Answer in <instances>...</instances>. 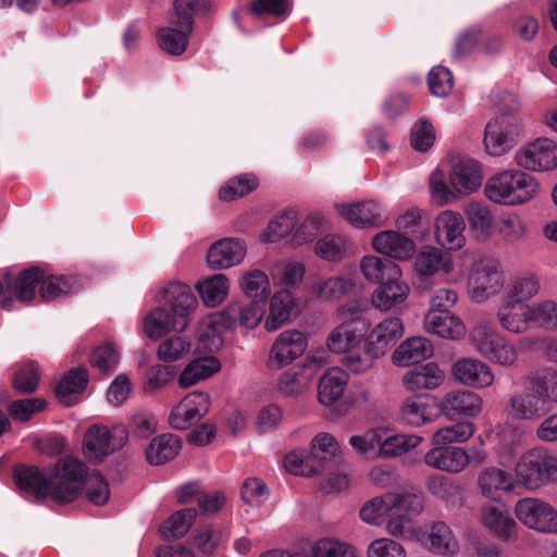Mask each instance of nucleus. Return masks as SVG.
Here are the masks:
<instances>
[{"mask_svg":"<svg viewBox=\"0 0 557 557\" xmlns=\"http://www.w3.org/2000/svg\"><path fill=\"white\" fill-rule=\"evenodd\" d=\"M239 286L252 299L267 302L270 294V282L265 272L259 269L246 271L240 277Z\"/></svg>","mask_w":557,"mask_h":557,"instance_id":"603ef678","label":"nucleus"},{"mask_svg":"<svg viewBox=\"0 0 557 557\" xmlns=\"http://www.w3.org/2000/svg\"><path fill=\"white\" fill-rule=\"evenodd\" d=\"M198 511L195 508H185L172 513L162 524L161 533L165 537H183L195 522Z\"/></svg>","mask_w":557,"mask_h":557,"instance_id":"5fc2aeb1","label":"nucleus"},{"mask_svg":"<svg viewBox=\"0 0 557 557\" xmlns=\"http://www.w3.org/2000/svg\"><path fill=\"white\" fill-rule=\"evenodd\" d=\"M386 428L371 429L363 434L352 435L349 438V444L355 451L366 458H381L383 447V437L385 435Z\"/></svg>","mask_w":557,"mask_h":557,"instance_id":"a18cd8bd","label":"nucleus"},{"mask_svg":"<svg viewBox=\"0 0 557 557\" xmlns=\"http://www.w3.org/2000/svg\"><path fill=\"white\" fill-rule=\"evenodd\" d=\"M428 467L448 473H460L469 466L468 451L460 446L433 445L424 455Z\"/></svg>","mask_w":557,"mask_h":557,"instance_id":"dca6fc26","label":"nucleus"},{"mask_svg":"<svg viewBox=\"0 0 557 557\" xmlns=\"http://www.w3.org/2000/svg\"><path fill=\"white\" fill-rule=\"evenodd\" d=\"M310 555L311 557H358L351 545L333 539L315 541L310 548Z\"/></svg>","mask_w":557,"mask_h":557,"instance_id":"052dcab7","label":"nucleus"},{"mask_svg":"<svg viewBox=\"0 0 557 557\" xmlns=\"http://www.w3.org/2000/svg\"><path fill=\"white\" fill-rule=\"evenodd\" d=\"M336 208L346 221L359 228L377 227L387 220L382 206L372 200L338 205Z\"/></svg>","mask_w":557,"mask_h":557,"instance_id":"6ab92c4d","label":"nucleus"},{"mask_svg":"<svg viewBox=\"0 0 557 557\" xmlns=\"http://www.w3.org/2000/svg\"><path fill=\"white\" fill-rule=\"evenodd\" d=\"M352 282L342 276L329 278L317 277L311 282V292L323 299H333L346 293Z\"/></svg>","mask_w":557,"mask_h":557,"instance_id":"bf43d9fd","label":"nucleus"},{"mask_svg":"<svg viewBox=\"0 0 557 557\" xmlns=\"http://www.w3.org/2000/svg\"><path fill=\"white\" fill-rule=\"evenodd\" d=\"M44 273L37 269H28L22 272L15 281V295L23 302H29L36 294L39 283L42 284Z\"/></svg>","mask_w":557,"mask_h":557,"instance_id":"680f3d73","label":"nucleus"},{"mask_svg":"<svg viewBox=\"0 0 557 557\" xmlns=\"http://www.w3.org/2000/svg\"><path fill=\"white\" fill-rule=\"evenodd\" d=\"M444 380V372L434 362L416 367L403 377L405 387L411 392L436 388Z\"/></svg>","mask_w":557,"mask_h":557,"instance_id":"473e14b6","label":"nucleus"},{"mask_svg":"<svg viewBox=\"0 0 557 557\" xmlns=\"http://www.w3.org/2000/svg\"><path fill=\"white\" fill-rule=\"evenodd\" d=\"M15 479L22 491L36 499L51 497L58 503L75 500L85 486L88 500L94 505H104L110 497L108 482L98 471L87 473L83 461L72 457L61 458L47 478L35 467L15 469Z\"/></svg>","mask_w":557,"mask_h":557,"instance_id":"f257e3e1","label":"nucleus"},{"mask_svg":"<svg viewBox=\"0 0 557 557\" xmlns=\"http://www.w3.org/2000/svg\"><path fill=\"white\" fill-rule=\"evenodd\" d=\"M475 425L471 421H460L436 430L432 437V445H448L466 443L473 436Z\"/></svg>","mask_w":557,"mask_h":557,"instance_id":"c03bdc74","label":"nucleus"},{"mask_svg":"<svg viewBox=\"0 0 557 557\" xmlns=\"http://www.w3.org/2000/svg\"><path fill=\"white\" fill-rule=\"evenodd\" d=\"M383 447L381 458L388 459L395 457H401L414 448H417L422 442L423 437L417 434H394L389 429H385V435L383 437Z\"/></svg>","mask_w":557,"mask_h":557,"instance_id":"a19ab883","label":"nucleus"},{"mask_svg":"<svg viewBox=\"0 0 557 557\" xmlns=\"http://www.w3.org/2000/svg\"><path fill=\"white\" fill-rule=\"evenodd\" d=\"M88 373L86 369H72L64 374L54 388L55 396L66 406L74 404V398L87 386Z\"/></svg>","mask_w":557,"mask_h":557,"instance_id":"79ce46f5","label":"nucleus"},{"mask_svg":"<svg viewBox=\"0 0 557 557\" xmlns=\"http://www.w3.org/2000/svg\"><path fill=\"white\" fill-rule=\"evenodd\" d=\"M294 307V297L288 289L276 292L270 299V312L264 322L268 332L278 330L289 320Z\"/></svg>","mask_w":557,"mask_h":557,"instance_id":"ea45409f","label":"nucleus"},{"mask_svg":"<svg viewBox=\"0 0 557 557\" xmlns=\"http://www.w3.org/2000/svg\"><path fill=\"white\" fill-rule=\"evenodd\" d=\"M504 285L500 263L492 257H480L468 275V293L476 302H483L500 292Z\"/></svg>","mask_w":557,"mask_h":557,"instance_id":"423d86ee","label":"nucleus"},{"mask_svg":"<svg viewBox=\"0 0 557 557\" xmlns=\"http://www.w3.org/2000/svg\"><path fill=\"white\" fill-rule=\"evenodd\" d=\"M127 438L128 429L123 424H115L111 429L102 424H94L84 435V455L90 461H101L120 450Z\"/></svg>","mask_w":557,"mask_h":557,"instance_id":"39448f33","label":"nucleus"},{"mask_svg":"<svg viewBox=\"0 0 557 557\" xmlns=\"http://www.w3.org/2000/svg\"><path fill=\"white\" fill-rule=\"evenodd\" d=\"M532 392L543 397L544 404H557V369L553 367L541 368L527 377Z\"/></svg>","mask_w":557,"mask_h":557,"instance_id":"37998d69","label":"nucleus"},{"mask_svg":"<svg viewBox=\"0 0 557 557\" xmlns=\"http://www.w3.org/2000/svg\"><path fill=\"white\" fill-rule=\"evenodd\" d=\"M549 453L541 447L530 449L518 460L515 473L519 484L528 490H536L547 482Z\"/></svg>","mask_w":557,"mask_h":557,"instance_id":"1a4fd4ad","label":"nucleus"},{"mask_svg":"<svg viewBox=\"0 0 557 557\" xmlns=\"http://www.w3.org/2000/svg\"><path fill=\"white\" fill-rule=\"evenodd\" d=\"M349 381L348 373L337 367L329 369L320 379L318 399L326 407L342 398Z\"/></svg>","mask_w":557,"mask_h":557,"instance_id":"7c9ffc66","label":"nucleus"},{"mask_svg":"<svg viewBox=\"0 0 557 557\" xmlns=\"http://www.w3.org/2000/svg\"><path fill=\"white\" fill-rule=\"evenodd\" d=\"M297 213L293 210L285 211L271 220L262 233L265 243H274L288 236L296 226Z\"/></svg>","mask_w":557,"mask_h":557,"instance_id":"13d9d810","label":"nucleus"},{"mask_svg":"<svg viewBox=\"0 0 557 557\" xmlns=\"http://www.w3.org/2000/svg\"><path fill=\"white\" fill-rule=\"evenodd\" d=\"M517 519L528 529L557 534V509L537 497H524L515 505Z\"/></svg>","mask_w":557,"mask_h":557,"instance_id":"0eeeda50","label":"nucleus"},{"mask_svg":"<svg viewBox=\"0 0 557 557\" xmlns=\"http://www.w3.org/2000/svg\"><path fill=\"white\" fill-rule=\"evenodd\" d=\"M432 405L425 397L410 396L399 407L400 421L410 428H420L435 421Z\"/></svg>","mask_w":557,"mask_h":557,"instance_id":"a878e982","label":"nucleus"},{"mask_svg":"<svg viewBox=\"0 0 557 557\" xmlns=\"http://www.w3.org/2000/svg\"><path fill=\"white\" fill-rule=\"evenodd\" d=\"M360 270L364 278L372 283H382L395 275H403L399 265L394 261L374 255L362 257Z\"/></svg>","mask_w":557,"mask_h":557,"instance_id":"4c0bfd02","label":"nucleus"},{"mask_svg":"<svg viewBox=\"0 0 557 557\" xmlns=\"http://www.w3.org/2000/svg\"><path fill=\"white\" fill-rule=\"evenodd\" d=\"M483 400L476 393L468 389L447 392L438 403V408L449 418L476 417L482 411Z\"/></svg>","mask_w":557,"mask_h":557,"instance_id":"f3484780","label":"nucleus"},{"mask_svg":"<svg viewBox=\"0 0 557 557\" xmlns=\"http://www.w3.org/2000/svg\"><path fill=\"white\" fill-rule=\"evenodd\" d=\"M507 409L515 420H537L548 410L543 397L534 392L515 393L508 400Z\"/></svg>","mask_w":557,"mask_h":557,"instance_id":"4be33fe9","label":"nucleus"},{"mask_svg":"<svg viewBox=\"0 0 557 557\" xmlns=\"http://www.w3.org/2000/svg\"><path fill=\"white\" fill-rule=\"evenodd\" d=\"M403 275H395L382 282L372 294V305L381 311H396L405 304L410 293V286L401 278Z\"/></svg>","mask_w":557,"mask_h":557,"instance_id":"a211bd4d","label":"nucleus"},{"mask_svg":"<svg viewBox=\"0 0 557 557\" xmlns=\"http://www.w3.org/2000/svg\"><path fill=\"white\" fill-rule=\"evenodd\" d=\"M389 515L386 520V530L394 537L404 540H417L419 532L416 529L414 522L406 515L397 510Z\"/></svg>","mask_w":557,"mask_h":557,"instance_id":"69168bd1","label":"nucleus"},{"mask_svg":"<svg viewBox=\"0 0 557 557\" xmlns=\"http://www.w3.org/2000/svg\"><path fill=\"white\" fill-rule=\"evenodd\" d=\"M539 184L536 180L520 170H504L491 176L484 193L494 203L504 206L523 205L535 197Z\"/></svg>","mask_w":557,"mask_h":557,"instance_id":"7ed1b4c3","label":"nucleus"},{"mask_svg":"<svg viewBox=\"0 0 557 557\" xmlns=\"http://www.w3.org/2000/svg\"><path fill=\"white\" fill-rule=\"evenodd\" d=\"M247 245L239 238L226 237L213 243L208 252L207 261L211 269L223 270L238 265L245 259Z\"/></svg>","mask_w":557,"mask_h":557,"instance_id":"2eb2a0df","label":"nucleus"},{"mask_svg":"<svg viewBox=\"0 0 557 557\" xmlns=\"http://www.w3.org/2000/svg\"><path fill=\"white\" fill-rule=\"evenodd\" d=\"M481 522L495 536L504 541L511 539L517 529L513 518L504 504L484 506L481 510Z\"/></svg>","mask_w":557,"mask_h":557,"instance_id":"5701e85b","label":"nucleus"},{"mask_svg":"<svg viewBox=\"0 0 557 557\" xmlns=\"http://www.w3.org/2000/svg\"><path fill=\"white\" fill-rule=\"evenodd\" d=\"M372 246L379 253L397 260H406L414 252L413 240L396 231H382L372 239Z\"/></svg>","mask_w":557,"mask_h":557,"instance_id":"412c9836","label":"nucleus"},{"mask_svg":"<svg viewBox=\"0 0 557 557\" xmlns=\"http://www.w3.org/2000/svg\"><path fill=\"white\" fill-rule=\"evenodd\" d=\"M226 541L223 530L211 523L197 525L190 534V545L200 557H212Z\"/></svg>","mask_w":557,"mask_h":557,"instance_id":"c756f323","label":"nucleus"},{"mask_svg":"<svg viewBox=\"0 0 557 557\" xmlns=\"http://www.w3.org/2000/svg\"><path fill=\"white\" fill-rule=\"evenodd\" d=\"M313 377L301 367L284 371L277 382L278 391L285 396H298L311 386Z\"/></svg>","mask_w":557,"mask_h":557,"instance_id":"de8ad7c7","label":"nucleus"},{"mask_svg":"<svg viewBox=\"0 0 557 557\" xmlns=\"http://www.w3.org/2000/svg\"><path fill=\"white\" fill-rule=\"evenodd\" d=\"M364 342L363 322L350 319L335 326L327 335L325 345L330 352L343 356Z\"/></svg>","mask_w":557,"mask_h":557,"instance_id":"4468645a","label":"nucleus"},{"mask_svg":"<svg viewBox=\"0 0 557 557\" xmlns=\"http://www.w3.org/2000/svg\"><path fill=\"white\" fill-rule=\"evenodd\" d=\"M201 298L207 307H216L228 294L230 283L224 274H214L198 284Z\"/></svg>","mask_w":557,"mask_h":557,"instance_id":"8fccbe9b","label":"nucleus"},{"mask_svg":"<svg viewBox=\"0 0 557 557\" xmlns=\"http://www.w3.org/2000/svg\"><path fill=\"white\" fill-rule=\"evenodd\" d=\"M424 326L429 333L442 338L458 341L466 335L463 322L451 311H428Z\"/></svg>","mask_w":557,"mask_h":557,"instance_id":"b1692460","label":"nucleus"},{"mask_svg":"<svg viewBox=\"0 0 557 557\" xmlns=\"http://www.w3.org/2000/svg\"><path fill=\"white\" fill-rule=\"evenodd\" d=\"M308 347L306 334L298 330H285L274 339L269 355V362L276 368L293 363Z\"/></svg>","mask_w":557,"mask_h":557,"instance_id":"9b49d317","label":"nucleus"},{"mask_svg":"<svg viewBox=\"0 0 557 557\" xmlns=\"http://www.w3.org/2000/svg\"><path fill=\"white\" fill-rule=\"evenodd\" d=\"M516 163L529 171L546 172L557 168V144L549 138H536L520 147Z\"/></svg>","mask_w":557,"mask_h":557,"instance_id":"6e6552de","label":"nucleus"},{"mask_svg":"<svg viewBox=\"0 0 557 557\" xmlns=\"http://www.w3.org/2000/svg\"><path fill=\"white\" fill-rule=\"evenodd\" d=\"M173 24L187 30H193L194 16L197 13H206L212 9L210 0H174Z\"/></svg>","mask_w":557,"mask_h":557,"instance_id":"49530a36","label":"nucleus"},{"mask_svg":"<svg viewBox=\"0 0 557 557\" xmlns=\"http://www.w3.org/2000/svg\"><path fill=\"white\" fill-rule=\"evenodd\" d=\"M377 357L375 350L366 342L344 354L341 362L348 371L360 374L370 370Z\"/></svg>","mask_w":557,"mask_h":557,"instance_id":"09e8293b","label":"nucleus"},{"mask_svg":"<svg viewBox=\"0 0 557 557\" xmlns=\"http://www.w3.org/2000/svg\"><path fill=\"white\" fill-rule=\"evenodd\" d=\"M271 275L282 285L294 286L302 281L305 265L300 262L280 261L273 265Z\"/></svg>","mask_w":557,"mask_h":557,"instance_id":"0e129e2a","label":"nucleus"},{"mask_svg":"<svg viewBox=\"0 0 557 557\" xmlns=\"http://www.w3.org/2000/svg\"><path fill=\"white\" fill-rule=\"evenodd\" d=\"M404 325L398 318H387L376 324L367 336V343L381 356L401 337Z\"/></svg>","mask_w":557,"mask_h":557,"instance_id":"cd10ccee","label":"nucleus"},{"mask_svg":"<svg viewBox=\"0 0 557 557\" xmlns=\"http://www.w3.org/2000/svg\"><path fill=\"white\" fill-rule=\"evenodd\" d=\"M349 249L350 244L339 235H325L314 246L317 256L333 262L342 260Z\"/></svg>","mask_w":557,"mask_h":557,"instance_id":"4d7b16f0","label":"nucleus"},{"mask_svg":"<svg viewBox=\"0 0 557 557\" xmlns=\"http://www.w3.org/2000/svg\"><path fill=\"white\" fill-rule=\"evenodd\" d=\"M433 354L432 343L424 337H411L403 342L393 352L392 360L395 366L409 367L419 363Z\"/></svg>","mask_w":557,"mask_h":557,"instance_id":"2f4dec72","label":"nucleus"},{"mask_svg":"<svg viewBox=\"0 0 557 557\" xmlns=\"http://www.w3.org/2000/svg\"><path fill=\"white\" fill-rule=\"evenodd\" d=\"M453 268L450 255L436 247L423 248L414 259V270L419 276H432L440 272L449 274Z\"/></svg>","mask_w":557,"mask_h":557,"instance_id":"bb28decb","label":"nucleus"},{"mask_svg":"<svg viewBox=\"0 0 557 557\" xmlns=\"http://www.w3.org/2000/svg\"><path fill=\"white\" fill-rule=\"evenodd\" d=\"M472 236L476 240H486L494 232V216L487 207L470 202L465 210Z\"/></svg>","mask_w":557,"mask_h":557,"instance_id":"e433bc0d","label":"nucleus"},{"mask_svg":"<svg viewBox=\"0 0 557 557\" xmlns=\"http://www.w3.org/2000/svg\"><path fill=\"white\" fill-rule=\"evenodd\" d=\"M265 312V301L251 299L247 302H234L227 306L224 314L230 324L236 322L246 329H255Z\"/></svg>","mask_w":557,"mask_h":557,"instance_id":"72a5a7b5","label":"nucleus"},{"mask_svg":"<svg viewBox=\"0 0 557 557\" xmlns=\"http://www.w3.org/2000/svg\"><path fill=\"white\" fill-rule=\"evenodd\" d=\"M471 338L481 356L507 369L515 368L520 354L533 343L530 338H519L516 342L510 341L486 325L475 326L471 332Z\"/></svg>","mask_w":557,"mask_h":557,"instance_id":"20e7f679","label":"nucleus"},{"mask_svg":"<svg viewBox=\"0 0 557 557\" xmlns=\"http://www.w3.org/2000/svg\"><path fill=\"white\" fill-rule=\"evenodd\" d=\"M190 349V344L181 336L164 339L158 347L157 356L163 362H175Z\"/></svg>","mask_w":557,"mask_h":557,"instance_id":"774afa93","label":"nucleus"},{"mask_svg":"<svg viewBox=\"0 0 557 557\" xmlns=\"http://www.w3.org/2000/svg\"><path fill=\"white\" fill-rule=\"evenodd\" d=\"M429 549L438 555L454 556L459 550V543L450 528L444 522H435L425 533Z\"/></svg>","mask_w":557,"mask_h":557,"instance_id":"c9c22d12","label":"nucleus"},{"mask_svg":"<svg viewBox=\"0 0 557 557\" xmlns=\"http://www.w3.org/2000/svg\"><path fill=\"white\" fill-rule=\"evenodd\" d=\"M533 313L532 305L511 301L503 297L496 312V319L506 332L523 334L534 325Z\"/></svg>","mask_w":557,"mask_h":557,"instance_id":"f8f14e48","label":"nucleus"},{"mask_svg":"<svg viewBox=\"0 0 557 557\" xmlns=\"http://www.w3.org/2000/svg\"><path fill=\"white\" fill-rule=\"evenodd\" d=\"M120 361V352L115 346L110 343L98 346L94 349L90 363L102 373L114 370Z\"/></svg>","mask_w":557,"mask_h":557,"instance_id":"338daca9","label":"nucleus"},{"mask_svg":"<svg viewBox=\"0 0 557 557\" xmlns=\"http://www.w3.org/2000/svg\"><path fill=\"white\" fill-rule=\"evenodd\" d=\"M190 33L183 27H163L158 33L159 46L171 55H181L187 49Z\"/></svg>","mask_w":557,"mask_h":557,"instance_id":"3c124183","label":"nucleus"},{"mask_svg":"<svg viewBox=\"0 0 557 557\" xmlns=\"http://www.w3.org/2000/svg\"><path fill=\"white\" fill-rule=\"evenodd\" d=\"M182 448L178 436L170 433L160 434L151 440L146 448L147 461L152 466H161L175 458Z\"/></svg>","mask_w":557,"mask_h":557,"instance_id":"f704fd0d","label":"nucleus"},{"mask_svg":"<svg viewBox=\"0 0 557 557\" xmlns=\"http://www.w3.org/2000/svg\"><path fill=\"white\" fill-rule=\"evenodd\" d=\"M451 188L459 195H469L482 184L480 163L471 158H462L456 162L449 174Z\"/></svg>","mask_w":557,"mask_h":557,"instance_id":"aec40b11","label":"nucleus"},{"mask_svg":"<svg viewBox=\"0 0 557 557\" xmlns=\"http://www.w3.org/2000/svg\"><path fill=\"white\" fill-rule=\"evenodd\" d=\"M478 485L481 493L492 499L498 500L503 493L511 492L515 487V479L506 470L490 467L484 469L479 478Z\"/></svg>","mask_w":557,"mask_h":557,"instance_id":"c85d7f7f","label":"nucleus"},{"mask_svg":"<svg viewBox=\"0 0 557 557\" xmlns=\"http://www.w3.org/2000/svg\"><path fill=\"white\" fill-rule=\"evenodd\" d=\"M512 125L506 117H499L487 123L484 134V145L488 154L499 157L511 149L513 145Z\"/></svg>","mask_w":557,"mask_h":557,"instance_id":"393cba45","label":"nucleus"},{"mask_svg":"<svg viewBox=\"0 0 557 557\" xmlns=\"http://www.w3.org/2000/svg\"><path fill=\"white\" fill-rule=\"evenodd\" d=\"M257 187L258 178L253 174H240L221 186L219 198L230 202L250 194Z\"/></svg>","mask_w":557,"mask_h":557,"instance_id":"6e6d98bb","label":"nucleus"},{"mask_svg":"<svg viewBox=\"0 0 557 557\" xmlns=\"http://www.w3.org/2000/svg\"><path fill=\"white\" fill-rule=\"evenodd\" d=\"M393 493H385L367 500L360 508V519L371 525H381L395 512Z\"/></svg>","mask_w":557,"mask_h":557,"instance_id":"58836bf2","label":"nucleus"},{"mask_svg":"<svg viewBox=\"0 0 557 557\" xmlns=\"http://www.w3.org/2000/svg\"><path fill=\"white\" fill-rule=\"evenodd\" d=\"M40 373L38 364L27 361L18 366L13 376V386L16 391L30 394L37 389Z\"/></svg>","mask_w":557,"mask_h":557,"instance_id":"e2e57ef3","label":"nucleus"},{"mask_svg":"<svg viewBox=\"0 0 557 557\" xmlns=\"http://www.w3.org/2000/svg\"><path fill=\"white\" fill-rule=\"evenodd\" d=\"M540 292V281L535 275L527 274L515 278L506 288L504 298L528 304Z\"/></svg>","mask_w":557,"mask_h":557,"instance_id":"864d4df0","label":"nucleus"},{"mask_svg":"<svg viewBox=\"0 0 557 557\" xmlns=\"http://www.w3.org/2000/svg\"><path fill=\"white\" fill-rule=\"evenodd\" d=\"M466 223L461 213L444 210L434 219V239L447 251L461 249L466 244Z\"/></svg>","mask_w":557,"mask_h":557,"instance_id":"9d476101","label":"nucleus"},{"mask_svg":"<svg viewBox=\"0 0 557 557\" xmlns=\"http://www.w3.org/2000/svg\"><path fill=\"white\" fill-rule=\"evenodd\" d=\"M164 306L152 309L144 318V332L152 339L170 332L182 333L189 323L190 314L196 310L198 300L186 284L170 283L160 292Z\"/></svg>","mask_w":557,"mask_h":557,"instance_id":"f03ea898","label":"nucleus"},{"mask_svg":"<svg viewBox=\"0 0 557 557\" xmlns=\"http://www.w3.org/2000/svg\"><path fill=\"white\" fill-rule=\"evenodd\" d=\"M451 373L456 381L475 389L493 385L495 376L492 368L476 358H461L453 363Z\"/></svg>","mask_w":557,"mask_h":557,"instance_id":"ddd939ff","label":"nucleus"}]
</instances>
